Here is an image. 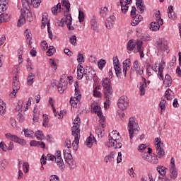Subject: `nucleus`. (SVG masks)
I'll use <instances>...</instances> for the list:
<instances>
[{
  "label": "nucleus",
  "instance_id": "09e8293b",
  "mask_svg": "<svg viewBox=\"0 0 181 181\" xmlns=\"http://www.w3.org/2000/svg\"><path fill=\"white\" fill-rule=\"evenodd\" d=\"M120 5H121L122 12L123 13H127V11H128V6H127V2L123 1L122 4H120Z\"/></svg>",
  "mask_w": 181,
  "mask_h": 181
},
{
  "label": "nucleus",
  "instance_id": "de8ad7c7",
  "mask_svg": "<svg viewBox=\"0 0 181 181\" xmlns=\"http://www.w3.org/2000/svg\"><path fill=\"white\" fill-rule=\"evenodd\" d=\"M105 64H107V62H105V59H100V61L98 62V66L100 70H103V69H104L105 66Z\"/></svg>",
  "mask_w": 181,
  "mask_h": 181
},
{
  "label": "nucleus",
  "instance_id": "7c9ffc66",
  "mask_svg": "<svg viewBox=\"0 0 181 181\" xmlns=\"http://www.w3.org/2000/svg\"><path fill=\"white\" fill-rule=\"evenodd\" d=\"M5 136L7 139H10V141H12L13 142H16V144H17L18 139H19V137H18V136L13 135L11 133L6 134Z\"/></svg>",
  "mask_w": 181,
  "mask_h": 181
},
{
  "label": "nucleus",
  "instance_id": "e433bc0d",
  "mask_svg": "<svg viewBox=\"0 0 181 181\" xmlns=\"http://www.w3.org/2000/svg\"><path fill=\"white\" fill-rule=\"evenodd\" d=\"M80 103V99H76V98L71 97L70 99V104L74 108H77V104Z\"/></svg>",
  "mask_w": 181,
  "mask_h": 181
},
{
  "label": "nucleus",
  "instance_id": "bb28decb",
  "mask_svg": "<svg viewBox=\"0 0 181 181\" xmlns=\"http://www.w3.org/2000/svg\"><path fill=\"white\" fill-rule=\"evenodd\" d=\"M168 18L170 19H176V13L173 12V6H169L168 8Z\"/></svg>",
  "mask_w": 181,
  "mask_h": 181
},
{
  "label": "nucleus",
  "instance_id": "a878e982",
  "mask_svg": "<svg viewBox=\"0 0 181 181\" xmlns=\"http://www.w3.org/2000/svg\"><path fill=\"white\" fill-rule=\"evenodd\" d=\"M145 88H146V79L143 78V82H140L139 87L141 95H145Z\"/></svg>",
  "mask_w": 181,
  "mask_h": 181
},
{
  "label": "nucleus",
  "instance_id": "9d476101",
  "mask_svg": "<svg viewBox=\"0 0 181 181\" xmlns=\"http://www.w3.org/2000/svg\"><path fill=\"white\" fill-rule=\"evenodd\" d=\"M118 108L122 110V111L125 110L126 108H128L129 106V100L128 97L123 95L120 97L117 102Z\"/></svg>",
  "mask_w": 181,
  "mask_h": 181
},
{
  "label": "nucleus",
  "instance_id": "2eb2a0df",
  "mask_svg": "<svg viewBox=\"0 0 181 181\" xmlns=\"http://www.w3.org/2000/svg\"><path fill=\"white\" fill-rule=\"evenodd\" d=\"M115 16H110L106 19V21L105 23V27L107 29H112L114 27V22H115Z\"/></svg>",
  "mask_w": 181,
  "mask_h": 181
},
{
  "label": "nucleus",
  "instance_id": "ea45409f",
  "mask_svg": "<svg viewBox=\"0 0 181 181\" xmlns=\"http://www.w3.org/2000/svg\"><path fill=\"white\" fill-rule=\"evenodd\" d=\"M66 162L69 165V168L71 170L75 169L76 164V161H74L73 158H71V160H67Z\"/></svg>",
  "mask_w": 181,
  "mask_h": 181
},
{
  "label": "nucleus",
  "instance_id": "b1692460",
  "mask_svg": "<svg viewBox=\"0 0 181 181\" xmlns=\"http://www.w3.org/2000/svg\"><path fill=\"white\" fill-rule=\"evenodd\" d=\"M76 100H81V93L78 89V82H75V97H74Z\"/></svg>",
  "mask_w": 181,
  "mask_h": 181
},
{
  "label": "nucleus",
  "instance_id": "69168bd1",
  "mask_svg": "<svg viewBox=\"0 0 181 181\" xmlns=\"http://www.w3.org/2000/svg\"><path fill=\"white\" fill-rule=\"evenodd\" d=\"M17 144H19V145H22V146H25V145H26V141L23 139H21L18 137V139L17 140Z\"/></svg>",
  "mask_w": 181,
  "mask_h": 181
},
{
  "label": "nucleus",
  "instance_id": "0eeeda50",
  "mask_svg": "<svg viewBox=\"0 0 181 181\" xmlns=\"http://www.w3.org/2000/svg\"><path fill=\"white\" fill-rule=\"evenodd\" d=\"M142 76L144 74V66H141V63L138 60H135L133 63V66L131 67L130 74L132 75L134 73Z\"/></svg>",
  "mask_w": 181,
  "mask_h": 181
},
{
  "label": "nucleus",
  "instance_id": "aec40b11",
  "mask_svg": "<svg viewBox=\"0 0 181 181\" xmlns=\"http://www.w3.org/2000/svg\"><path fill=\"white\" fill-rule=\"evenodd\" d=\"M114 69L117 77H119V78H124V74H122V71H121L120 64H115Z\"/></svg>",
  "mask_w": 181,
  "mask_h": 181
},
{
  "label": "nucleus",
  "instance_id": "5701e85b",
  "mask_svg": "<svg viewBox=\"0 0 181 181\" xmlns=\"http://www.w3.org/2000/svg\"><path fill=\"white\" fill-rule=\"evenodd\" d=\"M160 24L157 23L156 21L151 22L150 23V30H152L153 32H158L159 29L160 28Z\"/></svg>",
  "mask_w": 181,
  "mask_h": 181
},
{
  "label": "nucleus",
  "instance_id": "338daca9",
  "mask_svg": "<svg viewBox=\"0 0 181 181\" xmlns=\"http://www.w3.org/2000/svg\"><path fill=\"white\" fill-rule=\"evenodd\" d=\"M59 26H61L62 28H63V26H64V23H66V17L65 19L64 18H61V20H59L57 22Z\"/></svg>",
  "mask_w": 181,
  "mask_h": 181
},
{
  "label": "nucleus",
  "instance_id": "5fc2aeb1",
  "mask_svg": "<svg viewBox=\"0 0 181 181\" xmlns=\"http://www.w3.org/2000/svg\"><path fill=\"white\" fill-rule=\"evenodd\" d=\"M69 42L73 46H76L77 43V37H76V35H72L69 39Z\"/></svg>",
  "mask_w": 181,
  "mask_h": 181
},
{
  "label": "nucleus",
  "instance_id": "7ed1b4c3",
  "mask_svg": "<svg viewBox=\"0 0 181 181\" xmlns=\"http://www.w3.org/2000/svg\"><path fill=\"white\" fill-rule=\"evenodd\" d=\"M102 86L103 87L104 97L106 98V101L110 103V100H111V97L112 96V93H114L112 86H111V78H105L102 81Z\"/></svg>",
  "mask_w": 181,
  "mask_h": 181
},
{
  "label": "nucleus",
  "instance_id": "3c124183",
  "mask_svg": "<svg viewBox=\"0 0 181 181\" xmlns=\"http://www.w3.org/2000/svg\"><path fill=\"white\" fill-rule=\"evenodd\" d=\"M43 122H42V126L45 127V128H46V127H49L48 126V123H49V117H47V115H43Z\"/></svg>",
  "mask_w": 181,
  "mask_h": 181
},
{
  "label": "nucleus",
  "instance_id": "774afa93",
  "mask_svg": "<svg viewBox=\"0 0 181 181\" xmlns=\"http://www.w3.org/2000/svg\"><path fill=\"white\" fill-rule=\"evenodd\" d=\"M50 181H60L57 175H51L50 176Z\"/></svg>",
  "mask_w": 181,
  "mask_h": 181
},
{
  "label": "nucleus",
  "instance_id": "4d7b16f0",
  "mask_svg": "<svg viewBox=\"0 0 181 181\" xmlns=\"http://www.w3.org/2000/svg\"><path fill=\"white\" fill-rule=\"evenodd\" d=\"M17 119L19 121V122H23V121H25V116L23 114L21 113V112H18Z\"/></svg>",
  "mask_w": 181,
  "mask_h": 181
},
{
  "label": "nucleus",
  "instance_id": "4c0bfd02",
  "mask_svg": "<svg viewBox=\"0 0 181 181\" xmlns=\"http://www.w3.org/2000/svg\"><path fill=\"white\" fill-rule=\"evenodd\" d=\"M35 136L39 141H43V139H45V134H43V132L40 130L36 132L35 133Z\"/></svg>",
  "mask_w": 181,
  "mask_h": 181
},
{
  "label": "nucleus",
  "instance_id": "f704fd0d",
  "mask_svg": "<svg viewBox=\"0 0 181 181\" xmlns=\"http://www.w3.org/2000/svg\"><path fill=\"white\" fill-rule=\"evenodd\" d=\"M33 80H35V74L30 73L27 78L28 85L32 86V84H33Z\"/></svg>",
  "mask_w": 181,
  "mask_h": 181
},
{
  "label": "nucleus",
  "instance_id": "1a4fd4ad",
  "mask_svg": "<svg viewBox=\"0 0 181 181\" xmlns=\"http://www.w3.org/2000/svg\"><path fill=\"white\" fill-rule=\"evenodd\" d=\"M67 81H64L63 78H61L60 83H59L57 81H55L54 83H52V86L53 88L57 87L59 93L60 94H63L66 88H67Z\"/></svg>",
  "mask_w": 181,
  "mask_h": 181
},
{
  "label": "nucleus",
  "instance_id": "79ce46f5",
  "mask_svg": "<svg viewBox=\"0 0 181 181\" xmlns=\"http://www.w3.org/2000/svg\"><path fill=\"white\" fill-rule=\"evenodd\" d=\"M153 156H151L150 160H148L149 163H152L153 165H156L158 163L159 160H158V156L153 153Z\"/></svg>",
  "mask_w": 181,
  "mask_h": 181
},
{
  "label": "nucleus",
  "instance_id": "c85d7f7f",
  "mask_svg": "<svg viewBox=\"0 0 181 181\" xmlns=\"http://www.w3.org/2000/svg\"><path fill=\"white\" fill-rule=\"evenodd\" d=\"M23 132H24L25 138H30L31 139H33V134H35V132L33 130L23 129Z\"/></svg>",
  "mask_w": 181,
  "mask_h": 181
},
{
  "label": "nucleus",
  "instance_id": "bf43d9fd",
  "mask_svg": "<svg viewBox=\"0 0 181 181\" xmlns=\"http://www.w3.org/2000/svg\"><path fill=\"white\" fill-rule=\"evenodd\" d=\"M78 21L81 23L84 21V12L82 11H79Z\"/></svg>",
  "mask_w": 181,
  "mask_h": 181
},
{
  "label": "nucleus",
  "instance_id": "9b49d317",
  "mask_svg": "<svg viewBox=\"0 0 181 181\" xmlns=\"http://www.w3.org/2000/svg\"><path fill=\"white\" fill-rule=\"evenodd\" d=\"M156 47L159 50V52H166L169 53V49H168V42L159 39L156 42Z\"/></svg>",
  "mask_w": 181,
  "mask_h": 181
},
{
  "label": "nucleus",
  "instance_id": "2f4dec72",
  "mask_svg": "<svg viewBox=\"0 0 181 181\" xmlns=\"http://www.w3.org/2000/svg\"><path fill=\"white\" fill-rule=\"evenodd\" d=\"M25 22H26V18H25V15L21 13L20 16V18L18 19L17 23L18 28H21L22 25H25Z\"/></svg>",
  "mask_w": 181,
  "mask_h": 181
},
{
  "label": "nucleus",
  "instance_id": "6e6d98bb",
  "mask_svg": "<svg viewBox=\"0 0 181 181\" xmlns=\"http://www.w3.org/2000/svg\"><path fill=\"white\" fill-rule=\"evenodd\" d=\"M57 166H59V168L62 172H64L65 165H64V162L63 160L59 161V162L58 161L57 163Z\"/></svg>",
  "mask_w": 181,
  "mask_h": 181
},
{
  "label": "nucleus",
  "instance_id": "864d4df0",
  "mask_svg": "<svg viewBox=\"0 0 181 181\" xmlns=\"http://www.w3.org/2000/svg\"><path fill=\"white\" fill-rule=\"evenodd\" d=\"M23 105H24V103H23V100H19L18 102V105L16 107V110L18 111H21V112H22V108H23Z\"/></svg>",
  "mask_w": 181,
  "mask_h": 181
},
{
  "label": "nucleus",
  "instance_id": "39448f33",
  "mask_svg": "<svg viewBox=\"0 0 181 181\" xmlns=\"http://www.w3.org/2000/svg\"><path fill=\"white\" fill-rule=\"evenodd\" d=\"M155 143H156L157 158H163V156H165V150H163V142L160 141V139L156 138Z\"/></svg>",
  "mask_w": 181,
  "mask_h": 181
},
{
  "label": "nucleus",
  "instance_id": "f03ea898",
  "mask_svg": "<svg viewBox=\"0 0 181 181\" xmlns=\"http://www.w3.org/2000/svg\"><path fill=\"white\" fill-rule=\"evenodd\" d=\"M58 11L59 12L63 11L64 15L66 17V15L69 14V12H70V2L69 0H62V4L58 3L57 5L52 8L53 15H57Z\"/></svg>",
  "mask_w": 181,
  "mask_h": 181
},
{
  "label": "nucleus",
  "instance_id": "4be33fe9",
  "mask_svg": "<svg viewBox=\"0 0 181 181\" xmlns=\"http://www.w3.org/2000/svg\"><path fill=\"white\" fill-rule=\"evenodd\" d=\"M109 144L110 146L108 147L110 148L111 146V148H114V149H115V146H117L119 139H115L114 137H112L110 134H109Z\"/></svg>",
  "mask_w": 181,
  "mask_h": 181
},
{
  "label": "nucleus",
  "instance_id": "cd10ccee",
  "mask_svg": "<svg viewBox=\"0 0 181 181\" xmlns=\"http://www.w3.org/2000/svg\"><path fill=\"white\" fill-rule=\"evenodd\" d=\"M5 112H6V103L0 99V115H5Z\"/></svg>",
  "mask_w": 181,
  "mask_h": 181
},
{
  "label": "nucleus",
  "instance_id": "72a5a7b5",
  "mask_svg": "<svg viewBox=\"0 0 181 181\" xmlns=\"http://www.w3.org/2000/svg\"><path fill=\"white\" fill-rule=\"evenodd\" d=\"M166 170H168V168L166 167L162 166V165H158L157 167V171L161 176H165L166 175Z\"/></svg>",
  "mask_w": 181,
  "mask_h": 181
},
{
  "label": "nucleus",
  "instance_id": "58836bf2",
  "mask_svg": "<svg viewBox=\"0 0 181 181\" xmlns=\"http://www.w3.org/2000/svg\"><path fill=\"white\" fill-rule=\"evenodd\" d=\"M156 23L159 25H163V20L162 19V17L160 16V11H158V13L156 14Z\"/></svg>",
  "mask_w": 181,
  "mask_h": 181
},
{
  "label": "nucleus",
  "instance_id": "f8f14e48",
  "mask_svg": "<svg viewBox=\"0 0 181 181\" xmlns=\"http://www.w3.org/2000/svg\"><path fill=\"white\" fill-rule=\"evenodd\" d=\"M170 177L172 179H176L177 177V171L176 170V168L175 167V158H171V162L170 165Z\"/></svg>",
  "mask_w": 181,
  "mask_h": 181
},
{
  "label": "nucleus",
  "instance_id": "052dcab7",
  "mask_svg": "<svg viewBox=\"0 0 181 181\" xmlns=\"http://www.w3.org/2000/svg\"><path fill=\"white\" fill-rule=\"evenodd\" d=\"M77 61L78 63H81V62L84 63V56L83 55V54H78Z\"/></svg>",
  "mask_w": 181,
  "mask_h": 181
},
{
  "label": "nucleus",
  "instance_id": "a211bd4d",
  "mask_svg": "<svg viewBox=\"0 0 181 181\" xmlns=\"http://www.w3.org/2000/svg\"><path fill=\"white\" fill-rule=\"evenodd\" d=\"M115 156H117V153L114 152H111L109 155L106 156L104 158L105 163H111V162H114L115 159Z\"/></svg>",
  "mask_w": 181,
  "mask_h": 181
},
{
  "label": "nucleus",
  "instance_id": "20e7f679",
  "mask_svg": "<svg viewBox=\"0 0 181 181\" xmlns=\"http://www.w3.org/2000/svg\"><path fill=\"white\" fill-rule=\"evenodd\" d=\"M128 128L129 139H132L134 135H135V131H137V132L139 131V126L138 123L135 122V117H130L129 119Z\"/></svg>",
  "mask_w": 181,
  "mask_h": 181
},
{
  "label": "nucleus",
  "instance_id": "c03bdc74",
  "mask_svg": "<svg viewBox=\"0 0 181 181\" xmlns=\"http://www.w3.org/2000/svg\"><path fill=\"white\" fill-rule=\"evenodd\" d=\"M64 156L65 161L66 162L67 160H70L71 159H73V156H71V153L69 152H67V151L64 150Z\"/></svg>",
  "mask_w": 181,
  "mask_h": 181
},
{
  "label": "nucleus",
  "instance_id": "ddd939ff",
  "mask_svg": "<svg viewBox=\"0 0 181 181\" xmlns=\"http://www.w3.org/2000/svg\"><path fill=\"white\" fill-rule=\"evenodd\" d=\"M90 29L93 32H97L98 30V26H100V25L98 24V20L97 19V17L95 16H92L90 17Z\"/></svg>",
  "mask_w": 181,
  "mask_h": 181
},
{
  "label": "nucleus",
  "instance_id": "f3484780",
  "mask_svg": "<svg viewBox=\"0 0 181 181\" xmlns=\"http://www.w3.org/2000/svg\"><path fill=\"white\" fill-rule=\"evenodd\" d=\"M131 67V59H127L123 62V71L122 73L124 74V77H127V72L128 71V69Z\"/></svg>",
  "mask_w": 181,
  "mask_h": 181
},
{
  "label": "nucleus",
  "instance_id": "6e6552de",
  "mask_svg": "<svg viewBox=\"0 0 181 181\" xmlns=\"http://www.w3.org/2000/svg\"><path fill=\"white\" fill-rule=\"evenodd\" d=\"M91 109L93 110L95 114H97L98 117L100 118V124H101L102 128H104V121H105V117L103 115V112H101V107L95 104L91 105Z\"/></svg>",
  "mask_w": 181,
  "mask_h": 181
},
{
  "label": "nucleus",
  "instance_id": "c9c22d12",
  "mask_svg": "<svg viewBox=\"0 0 181 181\" xmlns=\"http://www.w3.org/2000/svg\"><path fill=\"white\" fill-rule=\"evenodd\" d=\"M165 96L168 101H170L173 97V91H172L170 88L167 89V91L165 93Z\"/></svg>",
  "mask_w": 181,
  "mask_h": 181
},
{
  "label": "nucleus",
  "instance_id": "603ef678",
  "mask_svg": "<svg viewBox=\"0 0 181 181\" xmlns=\"http://www.w3.org/2000/svg\"><path fill=\"white\" fill-rule=\"evenodd\" d=\"M54 52H56V49L54 48V47L49 46L48 50L47 51V53L48 54V56H53Z\"/></svg>",
  "mask_w": 181,
  "mask_h": 181
},
{
  "label": "nucleus",
  "instance_id": "8fccbe9b",
  "mask_svg": "<svg viewBox=\"0 0 181 181\" xmlns=\"http://www.w3.org/2000/svg\"><path fill=\"white\" fill-rule=\"evenodd\" d=\"M159 107L160 108L161 112L162 111H165V110H166V100H161L159 103Z\"/></svg>",
  "mask_w": 181,
  "mask_h": 181
},
{
  "label": "nucleus",
  "instance_id": "4468645a",
  "mask_svg": "<svg viewBox=\"0 0 181 181\" xmlns=\"http://www.w3.org/2000/svg\"><path fill=\"white\" fill-rule=\"evenodd\" d=\"M136 6L138 11H139V13H145L146 6H145V4H144V0H136Z\"/></svg>",
  "mask_w": 181,
  "mask_h": 181
},
{
  "label": "nucleus",
  "instance_id": "0e129e2a",
  "mask_svg": "<svg viewBox=\"0 0 181 181\" xmlns=\"http://www.w3.org/2000/svg\"><path fill=\"white\" fill-rule=\"evenodd\" d=\"M26 19L28 22H32V21H33V16H32V13L30 11L27 13Z\"/></svg>",
  "mask_w": 181,
  "mask_h": 181
},
{
  "label": "nucleus",
  "instance_id": "49530a36",
  "mask_svg": "<svg viewBox=\"0 0 181 181\" xmlns=\"http://www.w3.org/2000/svg\"><path fill=\"white\" fill-rule=\"evenodd\" d=\"M42 2V0H31V3L27 4V5L29 6V5H33L34 8H37L40 5V3Z\"/></svg>",
  "mask_w": 181,
  "mask_h": 181
},
{
  "label": "nucleus",
  "instance_id": "c756f323",
  "mask_svg": "<svg viewBox=\"0 0 181 181\" xmlns=\"http://www.w3.org/2000/svg\"><path fill=\"white\" fill-rule=\"evenodd\" d=\"M163 84H165V87H170V86H172V77H170L168 74L165 76Z\"/></svg>",
  "mask_w": 181,
  "mask_h": 181
},
{
  "label": "nucleus",
  "instance_id": "6ab92c4d",
  "mask_svg": "<svg viewBox=\"0 0 181 181\" xmlns=\"http://www.w3.org/2000/svg\"><path fill=\"white\" fill-rule=\"evenodd\" d=\"M136 49L139 53H140L141 59H144L145 54H144V48L142 47L143 42L140 40H137L136 41Z\"/></svg>",
  "mask_w": 181,
  "mask_h": 181
},
{
  "label": "nucleus",
  "instance_id": "37998d69",
  "mask_svg": "<svg viewBox=\"0 0 181 181\" xmlns=\"http://www.w3.org/2000/svg\"><path fill=\"white\" fill-rule=\"evenodd\" d=\"M134 49H135V42H134V40H130L127 43V50L131 52L134 50Z\"/></svg>",
  "mask_w": 181,
  "mask_h": 181
},
{
  "label": "nucleus",
  "instance_id": "e2e57ef3",
  "mask_svg": "<svg viewBox=\"0 0 181 181\" xmlns=\"http://www.w3.org/2000/svg\"><path fill=\"white\" fill-rule=\"evenodd\" d=\"M130 15H131L132 18H134V16H136V7H135V6H133L132 7V11H131Z\"/></svg>",
  "mask_w": 181,
  "mask_h": 181
},
{
  "label": "nucleus",
  "instance_id": "a18cd8bd",
  "mask_svg": "<svg viewBox=\"0 0 181 181\" xmlns=\"http://www.w3.org/2000/svg\"><path fill=\"white\" fill-rule=\"evenodd\" d=\"M24 35L25 36V39L28 42L29 40H32V32L29 29H26L24 32Z\"/></svg>",
  "mask_w": 181,
  "mask_h": 181
},
{
  "label": "nucleus",
  "instance_id": "393cba45",
  "mask_svg": "<svg viewBox=\"0 0 181 181\" xmlns=\"http://www.w3.org/2000/svg\"><path fill=\"white\" fill-rule=\"evenodd\" d=\"M134 19L132 20L131 25L132 26H136L139 22H141L143 19L142 16L141 15H136L133 18Z\"/></svg>",
  "mask_w": 181,
  "mask_h": 181
},
{
  "label": "nucleus",
  "instance_id": "13d9d810",
  "mask_svg": "<svg viewBox=\"0 0 181 181\" xmlns=\"http://www.w3.org/2000/svg\"><path fill=\"white\" fill-rule=\"evenodd\" d=\"M0 149H1L4 152H6L8 151V146L5 144V142L1 141L0 143Z\"/></svg>",
  "mask_w": 181,
  "mask_h": 181
},
{
  "label": "nucleus",
  "instance_id": "423d86ee",
  "mask_svg": "<svg viewBox=\"0 0 181 181\" xmlns=\"http://www.w3.org/2000/svg\"><path fill=\"white\" fill-rule=\"evenodd\" d=\"M12 88L13 91L10 93V97H11V98H15V97H16V94H18V92L21 88V83L19 82V79L16 76L13 78Z\"/></svg>",
  "mask_w": 181,
  "mask_h": 181
},
{
  "label": "nucleus",
  "instance_id": "412c9836",
  "mask_svg": "<svg viewBox=\"0 0 181 181\" xmlns=\"http://www.w3.org/2000/svg\"><path fill=\"white\" fill-rule=\"evenodd\" d=\"M11 20V15L7 13H2L0 15V23H4L5 22H9Z\"/></svg>",
  "mask_w": 181,
  "mask_h": 181
},
{
  "label": "nucleus",
  "instance_id": "dca6fc26",
  "mask_svg": "<svg viewBox=\"0 0 181 181\" xmlns=\"http://www.w3.org/2000/svg\"><path fill=\"white\" fill-rule=\"evenodd\" d=\"M66 18V25L69 29V30H74V27L71 26V23L73 22V18H71V14H65Z\"/></svg>",
  "mask_w": 181,
  "mask_h": 181
},
{
  "label": "nucleus",
  "instance_id": "473e14b6",
  "mask_svg": "<svg viewBox=\"0 0 181 181\" xmlns=\"http://www.w3.org/2000/svg\"><path fill=\"white\" fill-rule=\"evenodd\" d=\"M93 139L95 144H97V140L95 139L94 136H91L90 135L89 137L87 138L86 141V144L87 146H88V148H91V146H93Z\"/></svg>",
  "mask_w": 181,
  "mask_h": 181
},
{
  "label": "nucleus",
  "instance_id": "680f3d73",
  "mask_svg": "<svg viewBox=\"0 0 181 181\" xmlns=\"http://www.w3.org/2000/svg\"><path fill=\"white\" fill-rule=\"evenodd\" d=\"M93 93L94 97H98V98L101 97V92L97 90V87H95V88L93 89Z\"/></svg>",
  "mask_w": 181,
  "mask_h": 181
},
{
  "label": "nucleus",
  "instance_id": "f257e3e1",
  "mask_svg": "<svg viewBox=\"0 0 181 181\" xmlns=\"http://www.w3.org/2000/svg\"><path fill=\"white\" fill-rule=\"evenodd\" d=\"M80 125H81V122H80V117H76L74 120L73 126L71 127V135L74 136V141L72 143V146L74 151H78V142H80Z\"/></svg>",
  "mask_w": 181,
  "mask_h": 181
},
{
  "label": "nucleus",
  "instance_id": "a19ab883",
  "mask_svg": "<svg viewBox=\"0 0 181 181\" xmlns=\"http://www.w3.org/2000/svg\"><path fill=\"white\" fill-rule=\"evenodd\" d=\"M107 13H108V8L102 7L100 10V15L102 18H105L107 16Z\"/></svg>",
  "mask_w": 181,
  "mask_h": 181
}]
</instances>
